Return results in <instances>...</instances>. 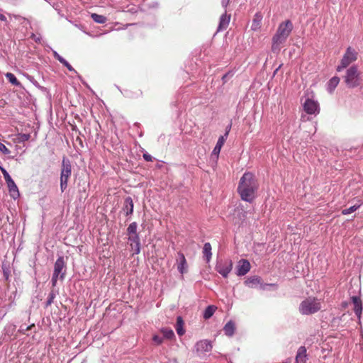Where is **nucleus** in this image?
<instances>
[{
	"instance_id": "nucleus-29",
	"label": "nucleus",
	"mask_w": 363,
	"mask_h": 363,
	"mask_svg": "<svg viewBox=\"0 0 363 363\" xmlns=\"http://www.w3.org/2000/svg\"><path fill=\"white\" fill-rule=\"evenodd\" d=\"M163 334L164 337L167 339H172L174 337V333L172 330L168 328H164L161 330Z\"/></svg>"
},
{
	"instance_id": "nucleus-23",
	"label": "nucleus",
	"mask_w": 363,
	"mask_h": 363,
	"mask_svg": "<svg viewBox=\"0 0 363 363\" xmlns=\"http://www.w3.org/2000/svg\"><path fill=\"white\" fill-rule=\"evenodd\" d=\"M235 329V323L230 320L225 324V325L224 326L223 330L226 335L230 337L234 334Z\"/></svg>"
},
{
	"instance_id": "nucleus-4",
	"label": "nucleus",
	"mask_w": 363,
	"mask_h": 363,
	"mask_svg": "<svg viewBox=\"0 0 363 363\" xmlns=\"http://www.w3.org/2000/svg\"><path fill=\"white\" fill-rule=\"evenodd\" d=\"M322 308L320 299L315 297H308L303 300L299 305V312L302 315H312L319 311Z\"/></svg>"
},
{
	"instance_id": "nucleus-20",
	"label": "nucleus",
	"mask_w": 363,
	"mask_h": 363,
	"mask_svg": "<svg viewBox=\"0 0 363 363\" xmlns=\"http://www.w3.org/2000/svg\"><path fill=\"white\" fill-rule=\"evenodd\" d=\"M262 20V15L260 13H257L254 16L251 28L253 30H257L261 27Z\"/></svg>"
},
{
	"instance_id": "nucleus-18",
	"label": "nucleus",
	"mask_w": 363,
	"mask_h": 363,
	"mask_svg": "<svg viewBox=\"0 0 363 363\" xmlns=\"http://www.w3.org/2000/svg\"><path fill=\"white\" fill-rule=\"evenodd\" d=\"M133 201L131 197L128 196L125 199L123 211L125 213V216H130L133 212Z\"/></svg>"
},
{
	"instance_id": "nucleus-1",
	"label": "nucleus",
	"mask_w": 363,
	"mask_h": 363,
	"mask_svg": "<svg viewBox=\"0 0 363 363\" xmlns=\"http://www.w3.org/2000/svg\"><path fill=\"white\" fill-rule=\"evenodd\" d=\"M258 186L255 175L251 172H246L240 180L238 191L243 201L252 202L255 197Z\"/></svg>"
},
{
	"instance_id": "nucleus-22",
	"label": "nucleus",
	"mask_w": 363,
	"mask_h": 363,
	"mask_svg": "<svg viewBox=\"0 0 363 363\" xmlns=\"http://www.w3.org/2000/svg\"><path fill=\"white\" fill-rule=\"evenodd\" d=\"M203 257H205L207 262H208L211 258V245L209 242H206L203 248Z\"/></svg>"
},
{
	"instance_id": "nucleus-5",
	"label": "nucleus",
	"mask_w": 363,
	"mask_h": 363,
	"mask_svg": "<svg viewBox=\"0 0 363 363\" xmlns=\"http://www.w3.org/2000/svg\"><path fill=\"white\" fill-rule=\"evenodd\" d=\"M72 174V166L70 161L64 157L62 161L60 173V189L63 192L67 187L68 180Z\"/></svg>"
},
{
	"instance_id": "nucleus-7",
	"label": "nucleus",
	"mask_w": 363,
	"mask_h": 363,
	"mask_svg": "<svg viewBox=\"0 0 363 363\" xmlns=\"http://www.w3.org/2000/svg\"><path fill=\"white\" fill-rule=\"evenodd\" d=\"M65 263L64 261V258L62 257H60L57 258L55 263L54 266V272L52 277V286H55L57 279L60 278L61 280H63L65 274Z\"/></svg>"
},
{
	"instance_id": "nucleus-28",
	"label": "nucleus",
	"mask_w": 363,
	"mask_h": 363,
	"mask_svg": "<svg viewBox=\"0 0 363 363\" xmlns=\"http://www.w3.org/2000/svg\"><path fill=\"white\" fill-rule=\"evenodd\" d=\"M138 224L136 222L131 223L127 229L128 235L138 234L137 233Z\"/></svg>"
},
{
	"instance_id": "nucleus-26",
	"label": "nucleus",
	"mask_w": 363,
	"mask_h": 363,
	"mask_svg": "<svg viewBox=\"0 0 363 363\" xmlns=\"http://www.w3.org/2000/svg\"><path fill=\"white\" fill-rule=\"evenodd\" d=\"M91 17L94 21L98 23H105L107 21V18L106 16L103 15H99L97 13H92L91 15Z\"/></svg>"
},
{
	"instance_id": "nucleus-13",
	"label": "nucleus",
	"mask_w": 363,
	"mask_h": 363,
	"mask_svg": "<svg viewBox=\"0 0 363 363\" xmlns=\"http://www.w3.org/2000/svg\"><path fill=\"white\" fill-rule=\"evenodd\" d=\"M128 240L130 242L132 249L135 254H139L140 252V240L138 234L128 235Z\"/></svg>"
},
{
	"instance_id": "nucleus-21",
	"label": "nucleus",
	"mask_w": 363,
	"mask_h": 363,
	"mask_svg": "<svg viewBox=\"0 0 363 363\" xmlns=\"http://www.w3.org/2000/svg\"><path fill=\"white\" fill-rule=\"evenodd\" d=\"M340 82V78L337 77H333L331 78L327 84V90L329 93H332Z\"/></svg>"
},
{
	"instance_id": "nucleus-17",
	"label": "nucleus",
	"mask_w": 363,
	"mask_h": 363,
	"mask_svg": "<svg viewBox=\"0 0 363 363\" xmlns=\"http://www.w3.org/2000/svg\"><path fill=\"white\" fill-rule=\"evenodd\" d=\"M307 359L306 348L305 346H301L297 350L295 363H306Z\"/></svg>"
},
{
	"instance_id": "nucleus-37",
	"label": "nucleus",
	"mask_w": 363,
	"mask_h": 363,
	"mask_svg": "<svg viewBox=\"0 0 363 363\" xmlns=\"http://www.w3.org/2000/svg\"><path fill=\"white\" fill-rule=\"evenodd\" d=\"M230 4V0H221V5L225 9V11L227 10V7Z\"/></svg>"
},
{
	"instance_id": "nucleus-9",
	"label": "nucleus",
	"mask_w": 363,
	"mask_h": 363,
	"mask_svg": "<svg viewBox=\"0 0 363 363\" xmlns=\"http://www.w3.org/2000/svg\"><path fill=\"white\" fill-rule=\"evenodd\" d=\"M0 169L4 175V178L8 185L10 192L11 194H12L13 197V198L16 197L15 194H16V196H18L19 192H18V187H17L16 184H15L14 181L12 179V178L8 173V172L4 168H3L1 167H0Z\"/></svg>"
},
{
	"instance_id": "nucleus-31",
	"label": "nucleus",
	"mask_w": 363,
	"mask_h": 363,
	"mask_svg": "<svg viewBox=\"0 0 363 363\" xmlns=\"http://www.w3.org/2000/svg\"><path fill=\"white\" fill-rule=\"evenodd\" d=\"M55 296H56V293L54 291H51L48 295V299L46 301V306H49L52 303Z\"/></svg>"
},
{
	"instance_id": "nucleus-19",
	"label": "nucleus",
	"mask_w": 363,
	"mask_h": 363,
	"mask_svg": "<svg viewBox=\"0 0 363 363\" xmlns=\"http://www.w3.org/2000/svg\"><path fill=\"white\" fill-rule=\"evenodd\" d=\"M352 301L354 304V313L359 318L362 311L361 299L358 296H354L352 297Z\"/></svg>"
},
{
	"instance_id": "nucleus-3",
	"label": "nucleus",
	"mask_w": 363,
	"mask_h": 363,
	"mask_svg": "<svg viewBox=\"0 0 363 363\" xmlns=\"http://www.w3.org/2000/svg\"><path fill=\"white\" fill-rule=\"evenodd\" d=\"M344 82L349 89H354L359 86L362 83L361 72L357 66L353 65L347 68L343 76Z\"/></svg>"
},
{
	"instance_id": "nucleus-30",
	"label": "nucleus",
	"mask_w": 363,
	"mask_h": 363,
	"mask_svg": "<svg viewBox=\"0 0 363 363\" xmlns=\"http://www.w3.org/2000/svg\"><path fill=\"white\" fill-rule=\"evenodd\" d=\"M360 205H354L348 208H345L342 211L343 215H347L357 211L359 208Z\"/></svg>"
},
{
	"instance_id": "nucleus-36",
	"label": "nucleus",
	"mask_w": 363,
	"mask_h": 363,
	"mask_svg": "<svg viewBox=\"0 0 363 363\" xmlns=\"http://www.w3.org/2000/svg\"><path fill=\"white\" fill-rule=\"evenodd\" d=\"M53 56L60 62H62V60H64V58L62 56H60L56 51H53Z\"/></svg>"
},
{
	"instance_id": "nucleus-34",
	"label": "nucleus",
	"mask_w": 363,
	"mask_h": 363,
	"mask_svg": "<svg viewBox=\"0 0 363 363\" xmlns=\"http://www.w3.org/2000/svg\"><path fill=\"white\" fill-rule=\"evenodd\" d=\"M152 340L157 345H160L163 342V337L157 335H154Z\"/></svg>"
},
{
	"instance_id": "nucleus-24",
	"label": "nucleus",
	"mask_w": 363,
	"mask_h": 363,
	"mask_svg": "<svg viewBox=\"0 0 363 363\" xmlns=\"http://www.w3.org/2000/svg\"><path fill=\"white\" fill-rule=\"evenodd\" d=\"M183 325L184 322L182 320V317L179 316L177 319V324H176V330L179 335H183L184 333V330L183 329Z\"/></svg>"
},
{
	"instance_id": "nucleus-2",
	"label": "nucleus",
	"mask_w": 363,
	"mask_h": 363,
	"mask_svg": "<svg viewBox=\"0 0 363 363\" xmlns=\"http://www.w3.org/2000/svg\"><path fill=\"white\" fill-rule=\"evenodd\" d=\"M293 29L291 21L287 20L279 24L275 35L272 38V50L273 52H279L281 45L286 42Z\"/></svg>"
},
{
	"instance_id": "nucleus-15",
	"label": "nucleus",
	"mask_w": 363,
	"mask_h": 363,
	"mask_svg": "<svg viewBox=\"0 0 363 363\" xmlns=\"http://www.w3.org/2000/svg\"><path fill=\"white\" fill-rule=\"evenodd\" d=\"M230 20V14L228 15L227 10H225V12L220 17V21H219V24H218L217 31L219 32V31L225 30L229 25Z\"/></svg>"
},
{
	"instance_id": "nucleus-25",
	"label": "nucleus",
	"mask_w": 363,
	"mask_h": 363,
	"mask_svg": "<svg viewBox=\"0 0 363 363\" xmlns=\"http://www.w3.org/2000/svg\"><path fill=\"white\" fill-rule=\"evenodd\" d=\"M216 310V306H214L213 305L208 306L204 311L203 318L205 319H209L213 315Z\"/></svg>"
},
{
	"instance_id": "nucleus-27",
	"label": "nucleus",
	"mask_w": 363,
	"mask_h": 363,
	"mask_svg": "<svg viewBox=\"0 0 363 363\" xmlns=\"http://www.w3.org/2000/svg\"><path fill=\"white\" fill-rule=\"evenodd\" d=\"M6 77L9 81V82L11 84H12L13 85H15V86L21 85V83L18 82V80L17 79V78L16 77V76L13 74L11 73V72H7L6 74Z\"/></svg>"
},
{
	"instance_id": "nucleus-35",
	"label": "nucleus",
	"mask_w": 363,
	"mask_h": 363,
	"mask_svg": "<svg viewBox=\"0 0 363 363\" xmlns=\"http://www.w3.org/2000/svg\"><path fill=\"white\" fill-rule=\"evenodd\" d=\"M0 151L5 155H9L10 153V150L0 142Z\"/></svg>"
},
{
	"instance_id": "nucleus-11",
	"label": "nucleus",
	"mask_w": 363,
	"mask_h": 363,
	"mask_svg": "<svg viewBox=\"0 0 363 363\" xmlns=\"http://www.w3.org/2000/svg\"><path fill=\"white\" fill-rule=\"evenodd\" d=\"M236 268L237 275L244 276L250 271V264L248 260L242 259L238 262Z\"/></svg>"
},
{
	"instance_id": "nucleus-39",
	"label": "nucleus",
	"mask_w": 363,
	"mask_h": 363,
	"mask_svg": "<svg viewBox=\"0 0 363 363\" xmlns=\"http://www.w3.org/2000/svg\"><path fill=\"white\" fill-rule=\"evenodd\" d=\"M29 138H30V135L28 134H23L21 135L22 140H28L29 139Z\"/></svg>"
},
{
	"instance_id": "nucleus-10",
	"label": "nucleus",
	"mask_w": 363,
	"mask_h": 363,
	"mask_svg": "<svg viewBox=\"0 0 363 363\" xmlns=\"http://www.w3.org/2000/svg\"><path fill=\"white\" fill-rule=\"evenodd\" d=\"M303 110L308 114H318L319 113L318 103L309 98L306 99L303 104Z\"/></svg>"
},
{
	"instance_id": "nucleus-12",
	"label": "nucleus",
	"mask_w": 363,
	"mask_h": 363,
	"mask_svg": "<svg viewBox=\"0 0 363 363\" xmlns=\"http://www.w3.org/2000/svg\"><path fill=\"white\" fill-rule=\"evenodd\" d=\"M195 349L198 353L208 352L212 350V345L208 340H203L196 342Z\"/></svg>"
},
{
	"instance_id": "nucleus-33",
	"label": "nucleus",
	"mask_w": 363,
	"mask_h": 363,
	"mask_svg": "<svg viewBox=\"0 0 363 363\" xmlns=\"http://www.w3.org/2000/svg\"><path fill=\"white\" fill-rule=\"evenodd\" d=\"M259 278L257 277H252L250 279H248L246 281L247 284H259Z\"/></svg>"
},
{
	"instance_id": "nucleus-6",
	"label": "nucleus",
	"mask_w": 363,
	"mask_h": 363,
	"mask_svg": "<svg viewBox=\"0 0 363 363\" xmlns=\"http://www.w3.org/2000/svg\"><path fill=\"white\" fill-rule=\"evenodd\" d=\"M358 52L352 47H348L344 54L340 65L337 67V71L341 72L347 68L350 64L357 60Z\"/></svg>"
},
{
	"instance_id": "nucleus-32",
	"label": "nucleus",
	"mask_w": 363,
	"mask_h": 363,
	"mask_svg": "<svg viewBox=\"0 0 363 363\" xmlns=\"http://www.w3.org/2000/svg\"><path fill=\"white\" fill-rule=\"evenodd\" d=\"M64 66H65L70 72H73L74 73L77 74V71L72 67V65L65 60L64 59L62 62H61Z\"/></svg>"
},
{
	"instance_id": "nucleus-14",
	"label": "nucleus",
	"mask_w": 363,
	"mask_h": 363,
	"mask_svg": "<svg viewBox=\"0 0 363 363\" xmlns=\"http://www.w3.org/2000/svg\"><path fill=\"white\" fill-rule=\"evenodd\" d=\"M228 133H229V130H227V131H225V133L223 135L220 136L218 138L217 143H216L214 149L213 150V152H212L213 155L216 156V157H218L220 150H221L223 145H224L225 140L227 139V138L228 136Z\"/></svg>"
},
{
	"instance_id": "nucleus-16",
	"label": "nucleus",
	"mask_w": 363,
	"mask_h": 363,
	"mask_svg": "<svg viewBox=\"0 0 363 363\" xmlns=\"http://www.w3.org/2000/svg\"><path fill=\"white\" fill-rule=\"evenodd\" d=\"M177 262L178 264L177 269H178L179 272L181 274H184V273L186 272L187 263H186V260L184 257V255L182 252H178V257L177 259Z\"/></svg>"
},
{
	"instance_id": "nucleus-38",
	"label": "nucleus",
	"mask_w": 363,
	"mask_h": 363,
	"mask_svg": "<svg viewBox=\"0 0 363 363\" xmlns=\"http://www.w3.org/2000/svg\"><path fill=\"white\" fill-rule=\"evenodd\" d=\"M143 158L147 162H151L152 160V157L148 153L143 154Z\"/></svg>"
},
{
	"instance_id": "nucleus-40",
	"label": "nucleus",
	"mask_w": 363,
	"mask_h": 363,
	"mask_svg": "<svg viewBox=\"0 0 363 363\" xmlns=\"http://www.w3.org/2000/svg\"><path fill=\"white\" fill-rule=\"evenodd\" d=\"M0 20L2 21H6V17L3 14L0 13Z\"/></svg>"
},
{
	"instance_id": "nucleus-41",
	"label": "nucleus",
	"mask_w": 363,
	"mask_h": 363,
	"mask_svg": "<svg viewBox=\"0 0 363 363\" xmlns=\"http://www.w3.org/2000/svg\"><path fill=\"white\" fill-rule=\"evenodd\" d=\"M230 127H231L230 125H229L228 127H227V128H226V130H225V131H227V130H229V131H230Z\"/></svg>"
},
{
	"instance_id": "nucleus-8",
	"label": "nucleus",
	"mask_w": 363,
	"mask_h": 363,
	"mask_svg": "<svg viewBox=\"0 0 363 363\" xmlns=\"http://www.w3.org/2000/svg\"><path fill=\"white\" fill-rule=\"evenodd\" d=\"M233 262L230 259H220L217 261L216 270L224 278L228 277L233 269Z\"/></svg>"
}]
</instances>
